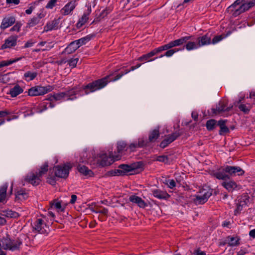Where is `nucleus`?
Listing matches in <instances>:
<instances>
[{
	"instance_id": "9d476101",
	"label": "nucleus",
	"mask_w": 255,
	"mask_h": 255,
	"mask_svg": "<svg viewBox=\"0 0 255 255\" xmlns=\"http://www.w3.org/2000/svg\"><path fill=\"white\" fill-rule=\"evenodd\" d=\"M50 210H55L57 212H63L65 209L66 205L62 204L61 201L58 200H54L50 203Z\"/></svg>"
},
{
	"instance_id": "c03bdc74",
	"label": "nucleus",
	"mask_w": 255,
	"mask_h": 255,
	"mask_svg": "<svg viewBox=\"0 0 255 255\" xmlns=\"http://www.w3.org/2000/svg\"><path fill=\"white\" fill-rule=\"evenodd\" d=\"M244 3V2H243V0H237L234 2V3L233 4H232L231 5H230L228 7V9H229V10H231L232 9L236 8L238 6H239L240 5H241L242 3Z\"/></svg>"
},
{
	"instance_id": "39448f33",
	"label": "nucleus",
	"mask_w": 255,
	"mask_h": 255,
	"mask_svg": "<svg viewBox=\"0 0 255 255\" xmlns=\"http://www.w3.org/2000/svg\"><path fill=\"white\" fill-rule=\"evenodd\" d=\"M107 83L103 81H94L86 86V93L94 92L105 87Z\"/></svg>"
},
{
	"instance_id": "7ed1b4c3",
	"label": "nucleus",
	"mask_w": 255,
	"mask_h": 255,
	"mask_svg": "<svg viewBox=\"0 0 255 255\" xmlns=\"http://www.w3.org/2000/svg\"><path fill=\"white\" fill-rule=\"evenodd\" d=\"M72 165L70 163L58 165L54 167L55 175L59 178H67Z\"/></svg>"
},
{
	"instance_id": "1a4fd4ad",
	"label": "nucleus",
	"mask_w": 255,
	"mask_h": 255,
	"mask_svg": "<svg viewBox=\"0 0 255 255\" xmlns=\"http://www.w3.org/2000/svg\"><path fill=\"white\" fill-rule=\"evenodd\" d=\"M17 36L11 35L5 39L4 43L1 45V49L10 48L16 44Z\"/></svg>"
},
{
	"instance_id": "8fccbe9b",
	"label": "nucleus",
	"mask_w": 255,
	"mask_h": 255,
	"mask_svg": "<svg viewBox=\"0 0 255 255\" xmlns=\"http://www.w3.org/2000/svg\"><path fill=\"white\" fill-rule=\"evenodd\" d=\"M223 39V36L222 35H216L211 40V44H215L220 42Z\"/></svg>"
},
{
	"instance_id": "7c9ffc66",
	"label": "nucleus",
	"mask_w": 255,
	"mask_h": 255,
	"mask_svg": "<svg viewBox=\"0 0 255 255\" xmlns=\"http://www.w3.org/2000/svg\"><path fill=\"white\" fill-rule=\"evenodd\" d=\"M2 215L9 218H17L19 216L18 213L9 210L3 211Z\"/></svg>"
},
{
	"instance_id": "e433bc0d",
	"label": "nucleus",
	"mask_w": 255,
	"mask_h": 255,
	"mask_svg": "<svg viewBox=\"0 0 255 255\" xmlns=\"http://www.w3.org/2000/svg\"><path fill=\"white\" fill-rule=\"evenodd\" d=\"M91 39L90 36H87L86 37H83L78 40H75L76 43H77L78 45H79V47L83 44H85L87 42L90 41Z\"/></svg>"
},
{
	"instance_id": "13d9d810",
	"label": "nucleus",
	"mask_w": 255,
	"mask_h": 255,
	"mask_svg": "<svg viewBox=\"0 0 255 255\" xmlns=\"http://www.w3.org/2000/svg\"><path fill=\"white\" fill-rule=\"evenodd\" d=\"M7 3H14V4H18L19 3V0H6Z\"/></svg>"
},
{
	"instance_id": "dca6fc26",
	"label": "nucleus",
	"mask_w": 255,
	"mask_h": 255,
	"mask_svg": "<svg viewBox=\"0 0 255 255\" xmlns=\"http://www.w3.org/2000/svg\"><path fill=\"white\" fill-rule=\"evenodd\" d=\"M234 9H232L231 11H233V15L236 17L242 13L249 10V6L247 5H246L245 3H244L240 5L238 7Z\"/></svg>"
},
{
	"instance_id": "0eeeda50",
	"label": "nucleus",
	"mask_w": 255,
	"mask_h": 255,
	"mask_svg": "<svg viewBox=\"0 0 255 255\" xmlns=\"http://www.w3.org/2000/svg\"><path fill=\"white\" fill-rule=\"evenodd\" d=\"M35 230L40 234H47L49 231V227L45 224L42 219H38L34 225Z\"/></svg>"
},
{
	"instance_id": "72a5a7b5",
	"label": "nucleus",
	"mask_w": 255,
	"mask_h": 255,
	"mask_svg": "<svg viewBox=\"0 0 255 255\" xmlns=\"http://www.w3.org/2000/svg\"><path fill=\"white\" fill-rule=\"evenodd\" d=\"M48 164L45 162L39 168L38 172L37 173L39 177H41L45 174L48 171Z\"/></svg>"
},
{
	"instance_id": "4468645a",
	"label": "nucleus",
	"mask_w": 255,
	"mask_h": 255,
	"mask_svg": "<svg viewBox=\"0 0 255 255\" xmlns=\"http://www.w3.org/2000/svg\"><path fill=\"white\" fill-rule=\"evenodd\" d=\"M76 5V1H71L61 9V11L64 15H68L73 10Z\"/></svg>"
},
{
	"instance_id": "79ce46f5",
	"label": "nucleus",
	"mask_w": 255,
	"mask_h": 255,
	"mask_svg": "<svg viewBox=\"0 0 255 255\" xmlns=\"http://www.w3.org/2000/svg\"><path fill=\"white\" fill-rule=\"evenodd\" d=\"M179 136V134L178 133L175 132L168 136L165 139L168 142V143H170L174 140H175Z\"/></svg>"
},
{
	"instance_id": "c9c22d12",
	"label": "nucleus",
	"mask_w": 255,
	"mask_h": 255,
	"mask_svg": "<svg viewBox=\"0 0 255 255\" xmlns=\"http://www.w3.org/2000/svg\"><path fill=\"white\" fill-rule=\"evenodd\" d=\"M217 125L216 121L212 119L207 122L206 127L208 130H211L214 129Z\"/></svg>"
},
{
	"instance_id": "de8ad7c7",
	"label": "nucleus",
	"mask_w": 255,
	"mask_h": 255,
	"mask_svg": "<svg viewBox=\"0 0 255 255\" xmlns=\"http://www.w3.org/2000/svg\"><path fill=\"white\" fill-rule=\"evenodd\" d=\"M164 183L171 189L176 186L175 182L173 179H166Z\"/></svg>"
},
{
	"instance_id": "a18cd8bd",
	"label": "nucleus",
	"mask_w": 255,
	"mask_h": 255,
	"mask_svg": "<svg viewBox=\"0 0 255 255\" xmlns=\"http://www.w3.org/2000/svg\"><path fill=\"white\" fill-rule=\"evenodd\" d=\"M39 21V18L34 17L29 21L27 24L29 27H32L38 23Z\"/></svg>"
},
{
	"instance_id": "603ef678",
	"label": "nucleus",
	"mask_w": 255,
	"mask_h": 255,
	"mask_svg": "<svg viewBox=\"0 0 255 255\" xmlns=\"http://www.w3.org/2000/svg\"><path fill=\"white\" fill-rule=\"evenodd\" d=\"M78 61V58L71 59L68 61V64L72 67H76Z\"/></svg>"
},
{
	"instance_id": "2f4dec72",
	"label": "nucleus",
	"mask_w": 255,
	"mask_h": 255,
	"mask_svg": "<svg viewBox=\"0 0 255 255\" xmlns=\"http://www.w3.org/2000/svg\"><path fill=\"white\" fill-rule=\"evenodd\" d=\"M21 59V57L15 58L13 59H10L7 60L1 61H0V68H1L4 66H7L11 64L14 62H16Z\"/></svg>"
},
{
	"instance_id": "4be33fe9",
	"label": "nucleus",
	"mask_w": 255,
	"mask_h": 255,
	"mask_svg": "<svg viewBox=\"0 0 255 255\" xmlns=\"http://www.w3.org/2000/svg\"><path fill=\"white\" fill-rule=\"evenodd\" d=\"M79 47V45H77L75 41L71 42L69 45L65 49L64 51L62 53H66L68 54H71L75 51Z\"/></svg>"
},
{
	"instance_id": "0e129e2a",
	"label": "nucleus",
	"mask_w": 255,
	"mask_h": 255,
	"mask_svg": "<svg viewBox=\"0 0 255 255\" xmlns=\"http://www.w3.org/2000/svg\"><path fill=\"white\" fill-rule=\"evenodd\" d=\"M163 48L165 49V50L169 49L173 47L171 42L167 44L163 45Z\"/></svg>"
},
{
	"instance_id": "4c0bfd02",
	"label": "nucleus",
	"mask_w": 255,
	"mask_h": 255,
	"mask_svg": "<svg viewBox=\"0 0 255 255\" xmlns=\"http://www.w3.org/2000/svg\"><path fill=\"white\" fill-rule=\"evenodd\" d=\"M15 75L14 73H7L2 75L0 77L1 80H10L16 78Z\"/></svg>"
},
{
	"instance_id": "f257e3e1",
	"label": "nucleus",
	"mask_w": 255,
	"mask_h": 255,
	"mask_svg": "<svg viewBox=\"0 0 255 255\" xmlns=\"http://www.w3.org/2000/svg\"><path fill=\"white\" fill-rule=\"evenodd\" d=\"M120 155L114 156L111 152L109 153V156H107L106 153H100L96 158V162L100 166H108L115 161L120 159Z\"/></svg>"
},
{
	"instance_id": "aec40b11",
	"label": "nucleus",
	"mask_w": 255,
	"mask_h": 255,
	"mask_svg": "<svg viewBox=\"0 0 255 255\" xmlns=\"http://www.w3.org/2000/svg\"><path fill=\"white\" fill-rule=\"evenodd\" d=\"M153 195L159 199H165L169 197V195L165 191L160 190H154L152 191Z\"/></svg>"
},
{
	"instance_id": "f704fd0d",
	"label": "nucleus",
	"mask_w": 255,
	"mask_h": 255,
	"mask_svg": "<svg viewBox=\"0 0 255 255\" xmlns=\"http://www.w3.org/2000/svg\"><path fill=\"white\" fill-rule=\"evenodd\" d=\"M94 205L93 204L90 205L89 208L91 210V211L95 213H102L104 215H106L108 213V210L106 208H103L102 210H98V207H96V206L94 205V207H93Z\"/></svg>"
},
{
	"instance_id": "a878e982",
	"label": "nucleus",
	"mask_w": 255,
	"mask_h": 255,
	"mask_svg": "<svg viewBox=\"0 0 255 255\" xmlns=\"http://www.w3.org/2000/svg\"><path fill=\"white\" fill-rule=\"evenodd\" d=\"M58 24V22L57 20H53L52 21L48 22L46 24V25L44 28V30L45 31H48L56 29Z\"/></svg>"
},
{
	"instance_id": "864d4df0",
	"label": "nucleus",
	"mask_w": 255,
	"mask_h": 255,
	"mask_svg": "<svg viewBox=\"0 0 255 255\" xmlns=\"http://www.w3.org/2000/svg\"><path fill=\"white\" fill-rule=\"evenodd\" d=\"M178 50L170 49L166 51L164 55H161L160 57H163L164 56L170 57L172 56L175 52L177 51Z\"/></svg>"
},
{
	"instance_id": "49530a36",
	"label": "nucleus",
	"mask_w": 255,
	"mask_h": 255,
	"mask_svg": "<svg viewBox=\"0 0 255 255\" xmlns=\"http://www.w3.org/2000/svg\"><path fill=\"white\" fill-rule=\"evenodd\" d=\"M37 76V73L36 72H31L30 71H28L27 72H26L24 76L25 78H29L30 80H33L34 78H36Z\"/></svg>"
},
{
	"instance_id": "f03ea898",
	"label": "nucleus",
	"mask_w": 255,
	"mask_h": 255,
	"mask_svg": "<svg viewBox=\"0 0 255 255\" xmlns=\"http://www.w3.org/2000/svg\"><path fill=\"white\" fill-rule=\"evenodd\" d=\"M212 194V190L208 186H204L200 189L195 198L194 202L197 204L205 203Z\"/></svg>"
},
{
	"instance_id": "c85d7f7f",
	"label": "nucleus",
	"mask_w": 255,
	"mask_h": 255,
	"mask_svg": "<svg viewBox=\"0 0 255 255\" xmlns=\"http://www.w3.org/2000/svg\"><path fill=\"white\" fill-rule=\"evenodd\" d=\"M22 92V89L20 86L16 85L10 90L9 94L11 97H15Z\"/></svg>"
},
{
	"instance_id": "9b49d317",
	"label": "nucleus",
	"mask_w": 255,
	"mask_h": 255,
	"mask_svg": "<svg viewBox=\"0 0 255 255\" xmlns=\"http://www.w3.org/2000/svg\"><path fill=\"white\" fill-rule=\"evenodd\" d=\"M129 200L137 206L142 208H144L147 206V204L139 197L133 195L129 197Z\"/></svg>"
},
{
	"instance_id": "09e8293b",
	"label": "nucleus",
	"mask_w": 255,
	"mask_h": 255,
	"mask_svg": "<svg viewBox=\"0 0 255 255\" xmlns=\"http://www.w3.org/2000/svg\"><path fill=\"white\" fill-rule=\"evenodd\" d=\"M21 241L19 239H16L15 240L12 241V244H10V247H13L15 246V245L16 244V248L14 249V251L18 250L19 248V247L21 245Z\"/></svg>"
},
{
	"instance_id": "f3484780",
	"label": "nucleus",
	"mask_w": 255,
	"mask_h": 255,
	"mask_svg": "<svg viewBox=\"0 0 255 255\" xmlns=\"http://www.w3.org/2000/svg\"><path fill=\"white\" fill-rule=\"evenodd\" d=\"M226 105L223 102H220L215 109H213L212 111L215 115L219 114L225 111H229L232 107L225 108Z\"/></svg>"
},
{
	"instance_id": "5fc2aeb1",
	"label": "nucleus",
	"mask_w": 255,
	"mask_h": 255,
	"mask_svg": "<svg viewBox=\"0 0 255 255\" xmlns=\"http://www.w3.org/2000/svg\"><path fill=\"white\" fill-rule=\"evenodd\" d=\"M56 1L57 0H50L46 7L48 8H52L55 5Z\"/></svg>"
},
{
	"instance_id": "412c9836",
	"label": "nucleus",
	"mask_w": 255,
	"mask_h": 255,
	"mask_svg": "<svg viewBox=\"0 0 255 255\" xmlns=\"http://www.w3.org/2000/svg\"><path fill=\"white\" fill-rule=\"evenodd\" d=\"M222 185L229 191H233L238 188V185L234 181L224 182L222 183Z\"/></svg>"
},
{
	"instance_id": "423d86ee",
	"label": "nucleus",
	"mask_w": 255,
	"mask_h": 255,
	"mask_svg": "<svg viewBox=\"0 0 255 255\" xmlns=\"http://www.w3.org/2000/svg\"><path fill=\"white\" fill-rule=\"evenodd\" d=\"M224 170L231 176L243 175L245 172L239 166H227L224 168Z\"/></svg>"
},
{
	"instance_id": "6ab92c4d",
	"label": "nucleus",
	"mask_w": 255,
	"mask_h": 255,
	"mask_svg": "<svg viewBox=\"0 0 255 255\" xmlns=\"http://www.w3.org/2000/svg\"><path fill=\"white\" fill-rule=\"evenodd\" d=\"M2 244V248L4 250H9L11 251H14L16 248V244L15 245L14 247H10V244H12V240L7 238H3L1 241Z\"/></svg>"
},
{
	"instance_id": "338daca9",
	"label": "nucleus",
	"mask_w": 255,
	"mask_h": 255,
	"mask_svg": "<svg viewBox=\"0 0 255 255\" xmlns=\"http://www.w3.org/2000/svg\"><path fill=\"white\" fill-rule=\"evenodd\" d=\"M64 94H63V93H61V94H58V95H56L55 96V99L56 100H60V99H61L63 97H64Z\"/></svg>"
},
{
	"instance_id": "f8f14e48",
	"label": "nucleus",
	"mask_w": 255,
	"mask_h": 255,
	"mask_svg": "<svg viewBox=\"0 0 255 255\" xmlns=\"http://www.w3.org/2000/svg\"><path fill=\"white\" fill-rule=\"evenodd\" d=\"M197 41L199 47L211 44V38L208 34L198 37Z\"/></svg>"
},
{
	"instance_id": "bb28decb",
	"label": "nucleus",
	"mask_w": 255,
	"mask_h": 255,
	"mask_svg": "<svg viewBox=\"0 0 255 255\" xmlns=\"http://www.w3.org/2000/svg\"><path fill=\"white\" fill-rule=\"evenodd\" d=\"M7 185H3L0 187V202H3L5 201L6 197V190Z\"/></svg>"
},
{
	"instance_id": "052dcab7",
	"label": "nucleus",
	"mask_w": 255,
	"mask_h": 255,
	"mask_svg": "<svg viewBox=\"0 0 255 255\" xmlns=\"http://www.w3.org/2000/svg\"><path fill=\"white\" fill-rule=\"evenodd\" d=\"M169 143L165 139L160 143V146L162 148L165 147Z\"/></svg>"
},
{
	"instance_id": "6e6552de",
	"label": "nucleus",
	"mask_w": 255,
	"mask_h": 255,
	"mask_svg": "<svg viewBox=\"0 0 255 255\" xmlns=\"http://www.w3.org/2000/svg\"><path fill=\"white\" fill-rule=\"evenodd\" d=\"M40 178L37 173H30L25 177L24 181L35 186L40 183Z\"/></svg>"
},
{
	"instance_id": "ddd939ff",
	"label": "nucleus",
	"mask_w": 255,
	"mask_h": 255,
	"mask_svg": "<svg viewBox=\"0 0 255 255\" xmlns=\"http://www.w3.org/2000/svg\"><path fill=\"white\" fill-rule=\"evenodd\" d=\"M91 12V6H88L87 11L84 13L82 17L79 19L78 23H77V27L80 28L82 27L88 20V15Z\"/></svg>"
},
{
	"instance_id": "2eb2a0df",
	"label": "nucleus",
	"mask_w": 255,
	"mask_h": 255,
	"mask_svg": "<svg viewBox=\"0 0 255 255\" xmlns=\"http://www.w3.org/2000/svg\"><path fill=\"white\" fill-rule=\"evenodd\" d=\"M240 238L237 236L236 237H228L224 244H228L229 246L235 247L240 245Z\"/></svg>"
},
{
	"instance_id": "69168bd1",
	"label": "nucleus",
	"mask_w": 255,
	"mask_h": 255,
	"mask_svg": "<svg viewBox=\"0 0 255 255\" xmlns=\"http://www.w3.org/2000/svg\"><path fill=\"white\" fill-rule=\"evenodd\" d=\"M195 254L196 255H206V253L205 252L201 251L200 250H196Z\"/></svg>"
},
{
	"instance_id": "ea45409f",
	"label": "nucleus",
	"mask_w": 255,
	"mask_h": 255,
	"mask_svg": "<svg viewBox=\"0 0 255 255\" xmlns=\"http://www.w3.org/2000/svg\"><path fill=\"white\" fill-rule=\"evenodd\" d=\"M126 143L124 141H120L117 143V150L119 153L122 152L126 147Z\"/></svg>"
},
{
	"instance_id": "473e14b6",
	"label": "nucleus",
	"mask_w": 255,
	"mask_h": 255,
	"mask_svg": "<svg viewBox=\"0 0 255 255\" xmlns=\"http://www.w3.org/2000/svg\"><path fill=\"white\" fill-rule=\"evenodd\" d=\"M226 173L223 168L222 171L215 173L214 175L218 179L225 180L229 178L228 175Z\"/></svg>"
},
{
	"instance_id": "4d7b16f0",
	"label": "nucleus",
	"mask_w": 255,
	"mask_h": 255,
	"mask_svg": "<svg viewBox=\"0 0 255 255\" xmlns=\"http://www.w3.org/2000/svg\"><path fill=\"white\" fill-rule=\"evenodd\" d=\"M137 147H139L137 145V142L132 143L129 145V148L131 151H134V149Z\"/></svg>"
},
{
	"instance_id": "5701e85b",
	"label": "nucleus",
	"mask_w": 255,
	"mask_h": 255,
	"mask_svg": "<svg viewBox=\"0 0 255 255\" xmlns=\"http://www.w3.org/2000/svg\"><path fill=\"white\" fill-rule=\"evenodd\" d=\"M226 120H220L218 122L217 125L220 127V130L219 133L221 135L227 133L229 131V128L227 126H226Z\"/></svg>"
},
{
	"instance_id": "6e6d98bb",
	"label": "nucleus",
	"mask_w": 255,
	"mask_h": 255,
	"mask_svg": "<svg viewBox=\"0 0 255 255\" xmlns=\"http://www.w3.org/2000/svg\"><path fill=\"white\" fill-rule=\"evenodd\" d=\"M150 58V55H149L147 54H145V55H142V56L139 57L138 58V61H146V60H148V59Z\"/></svg>"
},
{
	"instance_id": "a211bd4d",
	"label": "nucleus",
	"mask_w": 255,
	"mask_h": 255,
	"mask_svg": "<svg viewBox=\"0 0 255 255\" xmlns=\"http://www.w3.org/2000/svg\"><path fill=\"white\" fill-rule=\"evenodd\" d=\"M15 22V18L12 17H5L2 19L0 28L4 29L12 25Z\"/></svg>"
},
{
	"instance_id": "20e7f679",
	"label": "nucleus",
	"mask_w": 255,
	"mask_h": 255,
	"mask_svg": "<svg viewBox=\"0 0 255 255\" xmlns=\"http://www.w3.org/2000/svg\"><path fill=\"white\" fill-rule=\"evenodd\" d=\"M53 89V87L49 85L44 87L35 86L29 89L28 94L31 96L42 95L51 91Z\"/></svg>"
},
{
	"instance_id": "bf43d9fd",
	"label": "nucleus",
	"mask_w": 255,
	"mask_h": 255,
	"mask_svg": "<svg viewBox=\"0 0 255 255\" xmlns=\"http://www.w3.org/2000/svg\"><path fill=\"white\" fill-rule=\"evenodd\" d=\"M169 143L165 139L160 143V146L162 148L165 147Z\"/></svg>"
},
{
	"instance_id": "774afa93",
	"label": "nucleus",
	"mask_w": 255,
	"mask_h": 255,
	"mask_svg": "<svg viewBox=\"0 0 255 255\" xmlns=\"http://www.w3.org/2000/svg\"><path fill=\"white\" fill-rule=\"evenodd\" d=\"M249 235L253 238H255V229L250 231Z\"/></svg>"
},
{
	"instance_id": "cd10ccee",
	"label": "nucleus",
	"mask_w": 255,
	"mask_h": 255,
	"mask_svg": "<svg viewBox=\"0 0 255 255\" xmlns=\"http://www.w3.org/2000/svg\"><path fill=\"white\" fill-rule=\"evenodd\" d=\"M190 36H186L182 37L180 39H178L177 40H175L174 41H171L172 47L176 46H179L183 44L184 43L186 42L188 40H189L190 38Z\"/></svg>"
},
{
	"instance_id": "37998d69",
	"label": "nucleus",
	"mask_w": 255,
	"mask_h": 255,
	"mask_svg": "<svg viewBox=\"0 0 255 255\" xmlns=\"http://www.w3.org/2000/svg\"><path fill=\"white\" fill-rule=\"evenodd\" d=\"M199 47L198 43H196L194 42H189L186 45V48L188 50H191L194 49H196Z\"/></svg>"
},
{
	"instance_id": "a19ab883",
	"label": "nucleus",
	"mask_w": 255,
	"mask_h": 255,
	"mask_svg": "<svg viewBox=\"0 0 255 255\" xmlns=\"http://www.w3.org/2000/svg\"><path fill=\"white\" fill-rule=\"evenodd\" d=\"M78 170L80 173L86 175H90L91 172V170L85 166H79Z\"/></svg>"
},
{
	"instance_id": "c756f323",
	"label": "nucleus",
	"mask_w": 255,
	"mask_h": 255,
	"mask_svg": "<svg viewBox=\"0 0 255 255\" xmlns=\"http://www.w3.org/2000/svg\"><path fill=\"white\" fill-rule=\"evenodd\" d=\"M27 193L25 191L23 190H20L16 193L15 195V199L17 201H21L27 198Z\"/></svg>"
},
{
	"instance_id": "393cba45",
	"label": "nucleus",
	"mask_w": 255,
	"mask_h": 255,
	"mask_svg": "<svg viewBox=\"0 0 255 255\" xmlns=\"http://www.w3.org/2000/svg\"><path fill=\"white\" fill-rule=\"evenodd\" d=\"M136 167L134 165L129 166L126 164H123L120 166L121 170H118V172L120 174L123 172H128L132 171Z\"/></svg>"
},
{
	"instance_id": "e2e57ef3",
	"label": "nucleus",
	"mask_w": 255,
	"mask_h": 255,
	"mask_svg": "<svg viewBox=\"0 0 255 255\" xmlns=\"http://www.w3.org/2000/svg\"><path fill=\"white\" fill-rule=\"evenodd\" d=\"M245 4L249 6V9L251 7H253V6H254L255 5V2L254 1V0H253L248 3L245 2Z\"/></svg>"
},
{
	"instance_id": "58836bf2",
	"label": "nucleus",
	"mask_w": 255,
	"mask_h": 255,
	"mask_svg": "<svg viewBox=\"0 0 255 255\" xmlns=\"http://www.w3.org/2000/svg\"><path fill=\"white\" fill-rule=\"evenodd\" d=\"M239 108L244 113L247 114L250 111L251 106L250 104H248V105L241 104L239 106Z\"/></svg>"
},
{
	"instance_id": "3c124183",
	"label": "nucleus",
	"mask_w": 255,
	"mask_h": 255,
	"mask_svg": "<svg viewBox=\"0 0 255 255\" xmlns=\"http://www.w3.org/2000/svg\"><path fill=\"white\" fill-rule=\"evenodd\" d=\"M156 160L164 163H167L168 162V157L165 155L158 156L156 157Z\"/></svg>"
},
{
	"instance_id": "b1692460",
	"label": "nucleus",
	"mask_w": 255,
	"mask_h": 255,
	"mask_svg": "<svg viewBox=\"0 0 255 255\" xmlns=\"http://www.w3.org/2000/svg\"><path fill=\"white\" fill-rule=\"evenodd\" d=\"M159 128L157 127L155 129L152 130L149 134V140L150 142L155 141L159 137Z\"/></svg>"
},
{
	"instance_id": "680f3d73",
	"label": "nucleus",
	"mask_w": 255,
	"mask_h": 255,
	"mask_svg": "<svg viewBox=\"0 0 255 255\" xmlns=\"http://www.w3.org/2000/svg\"><path fill=\"white\" fill-rule=\"evenodd\" d=\"M108 10H109L107 9H104V10H103V11L101 12V13L99 15V17H102V18L104 17L108 14Z\"/></svg>"
}]
</instances>
